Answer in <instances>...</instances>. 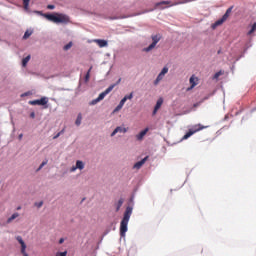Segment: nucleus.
Wrapping results in <instances>:
<instances>
[{"label": "nucleus", "instance_id": "nucleus-1", "mask_svg": "<svg viewBox=\"0 0 256 256\" xmlns=\"http://www.w3.org/2000/svg\"><path fill=\"white\" fill-rule=\"evenodd\" d=\"M135 195H132L128 201V206L126 207L122 219L120 221L119 235L120 241L127 237V231H129V221H131V215H133V207H135Z\"/></svg>", "mask_w": 256, "mask_h": 256}, {"label": "nucleus", "instance_id": "nucleus-2", "mask_svg": "<svg viewBox=\"0 0 256 256\" xmlns=\"http://www.w3.org/2000/svg\"><path fill=\"white\" fill-rule=\"evenodd\" d=\"M34 13L36 15H40V17H44V19H47V21H51V23H56V25H67L71 23V18L69 15L61 12L43 13L41 10H35Z\"/></svg>", "mask_w": 256, "mask_h": 256}, {"label": "nucleus", "instance_id": "nucleus-3", "mask_svg": "<svg viewBox=\"0 0 256 256\" xmlns=\"http://www.w3.org/2000/svg\"><path fill=\"white\" fill-rule=\"evenodd\" d=\"M203 129H207V126H203L201 124L194 125L192 128H189L188 131L181 138V141H187L189 137H193L195 133H199V131H203Z\"/></svg>", "mask_w": 256, "mask_h": 256}, {"label": "nucleus", "instance_id": "nucleus-4", "mask_svg": "<svg viewBox=\"0 0 256 256\" xmlns=\"http://www.w3.org/2000/svg\"><path fill=\"white\" fill-rule=\"evenodd\" d=\"M175 3L171 4V0H162L160 2H156L153 8H150V11H163L165 9H169V7H175Z\"/></svg>", "mask_w": 256, "mask_h": 256}, {"label": "nucleus", "instance_id": "nucleus-5", "mask_svg": "<svg viewBox=\"0 0 256 256\" xmlns=\"http://www.w3.org/2000/svg\"><path fill=\"white\" fill-rule=\"evenodd\" d=\"M28 105H38L39 107H42V109H49V97L42 96L40 99L30 100Z\"/></svg>", "mask_w": 256, "mask_h": 256}, {"label": "nucleus", "instance_id": "nucleus-6", "mask_svg": "<svg viewBox=\"0 0 256 256\" xmlns=\"http://www.w3.org/2000/svg\"><path fill=\"white\" fill-rule=\"evenodd\" d=\"M161 34H155L151 36L152 39V43L149 44L147 47L142 48V52L143 53H151V51H153V49H155V47H157V44L159 43V41H161Z\"/></svg>", "mask_w": 256, "mask_h": 256}, {"label": "nucleus", "instance_id": "nucleus-7", "mask_svg": "<svg viewBox=\"0 0 256 256\" xmlns=\"http://www.w3.org/2000/svg\"><path fill=\"white\" fill-rule=\"evenodd\" d=\"M134 97V92H130L129 94H126L118 103V105L114 108L113 113H119V111H121L125 105V103H127V101H131V99H133Z\"/></svg>", "mask_w": 256, "mask_h": 256}, {"label": "nucleus", "instance_id": "nucleus-8", "mask_svg": "<svg viewBox=\"0 0 256 256\" xmlns=\"http://www.w3.org/2000/svg\"><path fill=\"white\" fill-rule=\"evenodd\" d=\"M16 241L19 243L21 246L20 252L22 253L23 256H29L27 253V244L25 243V240H23L22 236H16Z\"/></svg>", "mask_w": 256, "mask_h": 256}, {"label": "nucleus", "instance_id": "nucleus-9", "mask_svg": "<svg viewBox=\"0 0 256 256\" xmlns=\"http://www.w3.org/2000/svg\"><path fill=\"white\" fill-rule=\"evenodd\" d=\"M147 161H149V156H145L144 158H142L141 160L137 161L136 163H134L132 169H141V167H143V165L145 163H147Z\"/></svg>", "mask_w": 256, "mask_h": 256}, {"label": "nucleus", "instance_id": "nucleus-10", "mask_svg": "<svg viewBox=\"0 0 256 256\" xmlns=\"http://www.w3.org/2000/svg\"><path fill=\"white\" fill-rule=\"evenodd\" d=\"M199 78L195 77V75H192L189 79L190 87L187 89V91H191V89H195L197 87Z\"/></svg>", "mask_w": 256, "mask_h": 256}, {"label": "nucleus", "instance_id": "nucleus-11", "mask_svg": "<svg viewBox=\"0 0 256 256\" xmlns=\"http://www.w3.org/2000/svg\"><path fill=\"white\" fill-rule=\"evenodd\" d=\"M163 106V98L160 97L157 101H156V104L153 108V111H152V115H157V111H159L161 109V107Z\"/></svg>", "mask_w": 256, "mask_h": 256}, {"label": "nucleus", "instance_id": "nucleus-12", "mask_svg": "<svg viewBox=\"0 0 256 256\" xmlns=\"http://www.w3.org/2000/svg\"><path fill=\"white\" fill-rule=\"evenodd\" d=\"M225 21H227V18L222 16L221 18L216 20L214 23H212L211 29H217L218 27H221V25H223V23H225Z\"/></svg>", "mask_w": 256, "mask_h": 256}, {"label": "nucleus", "instance_id": "nucleus-13", "mask_svg": "<svg viewBox=\"0 0 256 256\" xmlns=\"http://www.w3.org/2000/svg\"><path fill=\"white\" fill-rule=\"evenodd\" d=\"M147 133H149V127H146V128H144V129H142V130L136 135L137 141H143V139H145V135H147Z\"/></svg>", "mask_w": 256, "mask_h": 256}, {"label": "nucleus", "instance_id": "nucleus-14", "mask_svg": "<svg viewBox=\"0 0 256 256\" xmlns=\"http://www.w3.org/2000/svg\"><path fill=\"white\" fill-rule=\"evenodd\" d=\"M115 229H117L115 222H111L109 225H107L102 237H106V235H109V233H111V231H115Z\"/></svg>", "mask_w": 256, "mask_h": 256}, {"label": "nucleus", "instance_id": "nucleus-15", "mask_svg": "<svg viewBox=\"0 0 256 256\" xmlns=\"http://www.w3.org/2000/svg\"><path fill=\"white\" fill-rule=\"evenodd\" d=\"M94 43H96L98 47H100V49H103L104 47H109V41L105 39H95Z\"/></svg>", "mask_w": 256, "mask_h": 256}, {"label": "nucleus", "instance_id": "nucleus-16", "mask_svg": "<svg viewBox=\"0 0 256 256\" xmlns=\"http://www.w3.org/2000/svg\"><path fill=\"white\" fill-rule=\"evenodd\" d=\"M168 73H169V67L164 66L159 72V74L157 75V77L158 79H161L163 81V77H165V75Z\"/></svg>", "mask_w": 256, "mask_h": 256}, {"label": "nucleus", "instance_id": "nucleus-17", "mask_svg": "<svg viewBox=\"0 0 256 256\" xmlns=\"http://www.w3.org/2000/svg\"><path fill=\"white\" fill-rule=\"evenodd\" d=\"M30 61H31V54H28L27 56L22 58L21 66L24 67V68L27 67V65L29 64Z\"/></svg>", "mask_w": 256, "mask_h": 256}, {"label": "nucleus", "instance_id": "nucleus-18", "mask_svg": "<svg viewBox=\"0 0 256 256\" xmlns=\"http://www.w3.org/2000/svg\"><path fill=\"white\" fill-rule=\"evenodd\" d=\"M123 203H125V199L120 198L117 202H116V208L115 211L116 213H119V211H121V207H123Z\"/></svg>", "mask_w": 256, "mask_h": 256}, {"label": "nucleus", "instance_id": "nucleus-19", "mask_svg": "<svg viewBox=\"0 0 256 256\" xmlns=\"http://www.w3.org/2000/svg\"><path fill=\"white\" fill-rule=\"evenodd\" d=\"M93 70V66H90V68L87 70L85 76H84V83H89V79H91V71Z\"/></svg>", "mask_w": 256, "mask_h": 256}, {"label": "nucleus", "instance_id": "nucleus-20", "mask_svg": "<svg viewBox=\"0 0 256 256\" xmlns=\"http://www.w3.org/2000/svg\"><path fill=\"white\" fill-rule=\"evenodd\" d=\"M33 35V29H27L22 36V39L27 40Z\"/></svg>", "mask_w": 256, "mask_h": 256}, {"label": "nucleus", "instance_id": "nucleus-21", "mask_svg": "<svg viewBox=\"0 0 256 256\" xmlns=\"http://www.w3.org/2000/svg\"><path fill=\"white\" fill-rule=\"evenodd\" d=\"M48 163L49 159L44 158L39 167L36 169V173H39V171H41V169H43V167H45V165H47Z\"/></svg>", "mask_w": 256, "mask_h": 256}, {"label": "nucleus", "instance_id": "nucleus-22", "mask_svg": "<svg viewBox=\"0 0 256 256\" xmlns=\"http://www.w3.org/2000/svg\"><path fill=\"white\" fill-rule=\"evenodd\" d=\"M75 165L79 171H83V169H85V162L82 160H77Z\"/></svg>", "mask_w": 256, "mask_h": 256}, {"label": "nucleus", "instance_id": "nucleus-23", "mask_svg": "<svg viewBox=\"0 0 256 256\" xmlns=\"http://www.w3.org/2000/svg\"><path fill=\"white\" fill-rule=\"evenodd\" d=\"M224 73H225V71L219 70V71H217V72L212 76V79H214V81H219V78H220L221 75H223Z\"/></svg>", "mask_w": 256, "mask_h": 256}, {"label": "nucleus", "instance_id": "nucleus-24", "mask_svg": "<svg viewBox=\"0 0 256 256\" xmlns=\"http://www.w3.org/2000/svg\"><path fill=\"white\" fill-rule=\"evenodd\" d=\"M81 121H83V114L78 113L77 117H76V120H75V125L77 127H79L81 125Z\"/></svg>", "mask_w": 256, "mask_h": 256}, {"label": "nucleus", "instance_id": "nucleus-25", "mask_svg": "<svg viewBox=\"0 0 256 256\" xmlns=\"http://www.w3.org/2000/svg\"><path fill=\"white\" fill-rule=\"evenodd\" d=\"M255 31H256V21L253 22V24L250 26V29L248 30L247 35L251 36L253 35V33H255Z\"/></svg>", "mask_w": 256, "mask_h": 256}, {"label": "nucleus", "instance_id": "nucleus-26", "mask_svg": "<svg viewBox=\"0 0 256 256\" xmlns=\"http://www.w3.org/2000/svg\"><path fill=\"white\" fill-rule=\"evenodd\" d=\"M233 7L234 6H230L229 8H227V10L225 11L224 15H222L225 19H229V15H231V13L233 11Z\"/></svg>", "mask_w": 256, "mask_h": 256}, {"label": "nucleus", "instance_id": "nucleus-27", "mask_svg": "<svg viewBox=\"0 0 256 256\" xmlns=\"http://www.w3.org/2000/svg\"><path fill=\"white\" fill-rule=\"evenodd\" d=\"M22 3L24 5V10L29 13V5L31 3V0H22Z\"/></svg>", "mask_w": 256, "mask_h": 256}, {"label": "nucleus", "instance_id": "nucleus-28", "mask_svg": "<svg viewBox=\"0 0 256 256\" xmlns=\"http://www.w3.org/2000/svg\"><path fill=\"white\" fill-rule=\"evenodd\" d=\"M116 131H118V133H127V131H129V128H126L124 126H117Z\"/></svg>", "mask_w": 256, "mask_h": 256}, {"label": "nucleus", "instance_id": "nucleus-29", "mask_svg": "<svg viewBox=\"0 0 256 256\" xmlns=\"http://www.w3.org/2000/svg\"><path fill=\"white\" fill-rule=\"evenodd\" d=\"M17 217H19L18 212L13 213V214L7 219V223H11L12 221H15V219H17Z\"/></svg>", "mask_w": 256, "mask_h": 256}, {"label": "nucleus", "instance_id": "nucleus-30", "mask_svg": "<svg viewBox=\"0 0 256 256\" xmlns=\"http://www.w3.org/2000/svg\"><path fill=\"white\" fill-rule=\"evenodd\" d=\"M115 87H117V84H111L108 88L105 89V94L109 95V93H111V91H113V89H115Z\"/></svg>", "mask_w": 256, "mask_h": 256}, {"label": "nucleus", "instance_id": "nucleus-31", "mask_svg": "<svg viewBox=\"0 0 256 256\" xmlns=\"http://www.w3.org/2000/svg\"><path fill=\"white\" fill-rule=\"evenodd\" d=\"M195 0H179L177 2H174V5H185V3H191Z\"/></svg>", "mask_w": 256, "mask_h": 256}, {"label": "nucleus", "instance_id": "nucleus-32", "mask_svg": "<svg viewBox=\"0 0 256 256\" xmlns=\"http://www.w3.org/2000/svg\"><path fill=\"white\" fill-rule=\"evenodd\" d=\"M119 19H127V16H110L109 17L110 21H117Z\"/></svg>", "mask_w": 256, "mask_h": 256}, {"label": "nucleus", "instance_id": "nucleus-33", "mask_svg": "<svg viewBox=\"0 0 256 256\" xmlns=\"http://www.w3.org/2000/svg\"><path fill=\"white\" fill-rule=\"evenodd\" d=\"M71 47H73V41H70L67 44H65L63 46V51H69V49H71Z\"/></svg>", "mask_w": 256, "mask_h": 256}, {"label": "nucleus", "instance_id": "nucleus-34", "mask_svg": "<svg viewBox=\"0 0 256 256\" xmlns=\"http://www.w3.org/2000/svg\"><path fill=\"white\" fill-rule=\"evenodd\" d=\"M65 133V128H63L62 130H60L58 133H56L53 136V139H59L60 135H63Z\"/></svg>", "mask_w": 256, "mask_h": 256}, {"label": "nucleus", "instance_id": "nucleus-35", "mask_svg": "<svg viewBox=\"0 0 256 256\" xmlns=\"http://www.w3.org/2000/svg\"><path fill=\"white\" fill-rule=\"evenodd\" d=\"M97 103H101V100L97 97L89 102L90 106L97 105Z\"/></svg>", "mask_w": 256, "mask_h": 256}, {"label": "nucleus", "instance_id": "nucleus-36", "mask_svg": "<svg viewBox=\"0 0 256 256\" xmlns=\"http://www.w3.org/2000/svg\"><path fill=\"white\" fill-rule=\"evenodd\" d=\"M30 95H33V92L31 90L22 93L20 97H29Z\"/></svg>", "mask_w": 256, "mask_h": 256}, {"label": "nucleus", "instance_id": "nucleus-37", "mask_svg": "<svg viewBox=\"0 0 256 256\" xmlns=\"http://www.w3.org/2000/svg\"><path fill=\"white\" fill-rule=\"evenodd\" d=\"M105 97H107V94L103 91L98 95V99L100 101H103V99H105Z\"/></svg>", "mask_w": 256, "mask_h": 256}, {"label": "nucleus", "instance_id": "nucleus-38", "mask_svg": "<svg viewBox=\"0 0 256 256\" xmlns=\"http://www.w3.org/2000/svg\"><path fill=\"white\" fill-rule=\"evenodd\" d=\"M34 206L37 207L38 209H41V207H43V200H41L39 202H35Z\"/></svg>", "mask_w": 256, "mask_h": 256}, {"label": "nucleus", "instance_id": "nucleus-39", "mask_svg": "<svg viewBox=\"0 0 256 256\" xmlns=\"http://www.w3.org/2000/svg\"><path fill=\"white\" fill-rule=\"evenodd\" d=\"M55 256H67V250L65 251H58Z\"/></svg>", "mask_w": 256, "mask_h": 256}, {"label": "nucleus", "instance_id": "nucleus-40", "mask_svg": "<svg viewBox=\"0 0 256 256\" xmlns=\"http://www.w3.org/2000/svg\"><path fill=\"white\" fill-rule=\"evenodd\" d=\"M161 81L162 80L159 77H156V79L154 80L153 83H154L155 86H157V85H159V83H161Z\"/></svg>", "mask_w": 256, "mask_h": 256}, {"label": "nucleus", "instance_id": "nucleus-41", "mask_svg": "<svg viewBox=\"0 0 256 256\" xmlns=\"http://www.w3.org/2000/svg\"><path fill=\"white\" fill-rule=\"evenodd\" d=\"M47 9H49L50 11H53L55 9V5L54 4H48Z\"/></svg>", "mask_w": 256, "mask_h": 256}, {"label": "nucleus", "instance_id": "nucleus-42", "mask_svg": "<svg viewBox=\"0 0 256 256\" xmlns=\"http://www.w3.org/2000/svg\"><path fill=\"white\" fill-rule=\"evenodd\" d=\"M117 133H119V132H118V130H117V128H116V129H114V130L111 132L110 137H115V135H117Z\"/></svg>", "mask_w": 256, "mask_h": 256}, {"label": "nucleus", "instance_id": "nucleus-43", "mask_svg": "<svg viewBox=\"0 0 256 256\" xmlns=\"http://www.w3.org/2000/svg\"><path fill=\"white\" fill-rule=\"evenodd\" d=\"M117 133H119V132H118V130H117V128H116V129H114V130L111 132L110 137H115V135H117Z\"/></svg>", "mask_w": 256, "mask_h": 256}, {"label": "nucleus", "instance_id": "nucleus-44", "mask_svg": "<svg viewBox=\"0 0 256 256\" xmlns=\"http://www.w3.org/2000/svg\"><path fill=\"white\" fill-rule=\"evenodd\" d=\"M77 166L75 165V166H72L71 168H70V173H75V171H77Z\"/></svg>", "mask_w": 256, "mask_h": 256}, {"label": "nucleus", "instance_id": "nucleus-45", "mask_svg": "<svg viewBox=\"0 0 256 256\" xmlns=\"http://www.w3.org/2000/svg\"><path fill=\"white\" fill-rule=\"evenodd\" d=\"M58 243L59 245H63L65 243V238H60Z\"/></svg>", "mask_w": 256, "mask_h": 256}, {"label": "nucleus", "instance_id": "nucleus-46", "mask_svg": "<svg viewBox=\"0 0 256 256\" xmlns=\"http://www.w3.org/2000/svg\"><path fill=\"white\" fill-rule=\"evenodd\" d=\"M30 119H35V111L30 112Z\"/></svg>", "mask_w": 256, "mask_h": 256}, {"label": "nucleus", "instance_id": "nucleus-47", "mask_svg": "<svg viewBox=\"0 0 256 256\" xmlns=\"http://www.w3.org/2000/svg\"><path fill=\"white\" fill-rule=\"evenodd\" d=\"M121 80H122V79L119 78L115 83H113V85H116V86L119 85V83H121Z\"/></svg>", "mask_w": 256, "mask_h": 256}, {"label": "nucleus", "instance_id": "nucleus-48", "mask_svg": "<svg viewBox=\"0 0 256 256\" xmlns=\"http://www.w3.org/2000/svg\"><path fill=\"white\" fill-rule=\"evenodd\" d=\"M223 121H229V114H226V115L224 116Z\"/></svg>", "mask_w": 256, "mask_h": 256}, {"label": "nucleus", "instance_id": "nucleus-49", "mask_svg": "<svg viewBox=\"0 0 256 256\" xmlns=\"http://www.w3.org/2000/svg\"><path fill=\"white\" fill-rule=\"evenodd\" d=\"M221 53H223V49L219 48V50L217 51V55H221Z\"/></svg>", "mask_w": 256, "mask_h": 256}, {"label": "nucleus", "instance_id": "nucleus-50", "mask_svg": "<svg viewBox=\"0 0 256 256\" xmlns=\"http://www.w3.org/2000/svg\"><path fill=\"white\" fill-rule=\"evenodd\" d=\"M18 139H19V141H21V139H23V133L18 135Z\"/></svg>", "mask_w": 256, "mask_h": 256}, {"label": "nucleus", "instance_id": "nucleus-51", "mask_svg": "<svg viewBox=\"0 0 256 256\" xmlns=\"http://www.w3.org/2000/svg\"><path fill=\"white\" fill-rule=\"evenodd\" d=\"M143 13H153V11H151V9H148V10H144Z\"/></svg>", "mask_w": 256, "mask_h": 256}, {"label": "nucleus", "instance_id": "nucleus-52", "mask_svg": "<svg viewBox=\"0 0 256 256\" xmlns=\"http://www.w3.org/2000/svg\"><path fill=\"white\" fill-rule=\"evenodd\" d=\"M200 103L199 102H196L193 104V107H199Z\"/></svg>", "mask_w": 256, "mask_h": 256}, {"label": "nucleus", "instance_id": "nucleus-53", "mask_svg": "<svg viewBox=\"0 0 256 256\" xmlns=\"http://www.w3.org/2000/svg\"><path fill=\"white\" fill-rule=\"evenodd\" d=\"M211 95H213V94H209L208 96L204 97V100L207 101V99H209V97H211Z\"/></svg>", "mask_w": 256, "mask_h": 256}, {"label": "nucleus", "instance_id": "nucleus-54", "mask_svg": "<svg viewBox=\"0 0 256 256\" xmlns=\"http://www.w3.org/2000/svg\"><path fill=\"white\" fill-rule=\"evenodd\" d=\"M86 199V197L82 198V200L80 201V205H82V203L85 202Z\"/></svg>", "mask_w": 256, "mask_h": 256}, {"label": "nucleus", "instance_id": "nucleus-55", "mask_svg": "<svg viewBox=\"0 0 256 256\" xmlns=\"http://www.w3.org/2000/svg\"><path fill=\"white\" fill-rule=\"evenodd\" d=\"M251 46H252V44H250V43L246 44L247 49H249V47H251Z\"/></svg>", "mask_w": 256, "mask_h": 256}, {"label": "nucleus", "instance_id": "nucleus-56", "mask_svg": "<svg viewBox=\"0 0 256 256\" xmlns=\"http://www.w3.org/2000/svg\"><path fill=\"white\" fill-rule=\"evenodd\" d=\"M255 111H256V107L251 109V113H255Z\"/></svg>", "mask_w": 256, "mask_h": 256}, {"label": "nucleus", "instance_id": "nucleus-57", "mask_svg": "<svg viewBox=\"0 0 256 256\" xmlns=\"http://www.w3.org/2000/svg\"><path fill=\"white\" fill-rule=\"evenodd\" d=\"M236 115H241V111L236 112Z\"/></svg>", "mask_w": 256, "mask_h": 256}, {"label": "nucleus", "instance_id": "nucleus-58", "mask_svg": "<svg viewBox=\"0 0 256 256\" xmlns=\"http://www.w3.org/2000/svg\"><path fill=\"white\" fill-rule=\"evenodd\" d=\"M16 209H17V211H20V209H21V206H18Z\"/></svg>", "mask_w": 256, "mask_h": 256}, {"label": "nucleus", "instance_id": "nucleus-59", "mask_svg": "<svg viewBox=\"0 0 256 256\" xmlns=\"http://www.w3.org/2000/svg\"><path fill=\"white\" fill-rule=\"evenodd\" d=\"M241 57H243V56H240L239 58H237L236 61H239V59H241Z\"/></svg>", "mask_w": 256, "mask_h": 256}]
</instances>
